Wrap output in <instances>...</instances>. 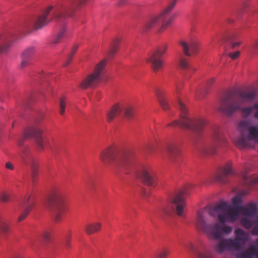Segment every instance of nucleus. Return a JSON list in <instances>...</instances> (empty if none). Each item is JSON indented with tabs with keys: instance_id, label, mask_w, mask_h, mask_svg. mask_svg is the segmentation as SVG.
I'll list each match as a JSON object with an SVG mask.
<instances>
[{
	"instance_id": "obj_27",
	"label": "nucleus",
	"mask_w": 258,
	"mask_h": 258,
	"mask_svg": "<svg viewBox=\"0 0 258 258\" xmlns=\"http://www.w3.org/2000/svg\"><path fill=\"white\" fill-rule=\"evenodd\" d=\"M196 254L197 258H213L212 251L205 247L197 251Z\"/></svg>"
},
{
	"instance_id": "obj_11",
	"label": "nucleus",
	"mask_w": 258,
	"mask_h": 258,
	"mask_svg": "<svg viewBox=\"0 0 258 258\" xmlns=\"http://www.w3.org/2000/svg\"><path fill=\"white\" fill-rule=\"evenodd\" d=\"M257 95V90L253 88H250L239 91L235 95L230 94L224 98L223 100H230L231 98H235L240 104H247L253 102L255 100Z\"/></svg>"
},
{
	"instance_id": "obj_12",
	"label": "nucleus",
	"mask_w": 258,
	"mask_h": 258,
	"mask_svg": "<svg viewBox=\"0 0 258 258\" xmlns=\"http://www.w3.org/2000/svg\"><path fill=\"white\" fill-rule=\"evenodd\" d=\"M167 49L166 45H163L152 52L147 59L154 72L160 70L163 66L164 61L161 57L164 55Z\"/></svg>"
},
{
	"instance_id": "obj_37",
	"label": "nucleus",
	"mask_w": 258,
	"mask_h": 258,
	"mask_svg": "<svg viewBox=\"0 0 258 258\" xmlns=\"http://www.w3.org/2000/svg\"><path fill=\"white\" fill-rule=\"evenodd\" d=\"M250 138L254 141L258 142V127L252 126L250 130Z\"/></svg>"
},
{
	"instance_id": "obj_53",
	"label": "nucleus",
	"mask_w": 258,
	"mask_h": 258,
	"mask_svg": "<svg viewBox=\"0 0 258 258\" xmlns=\"http://www.w3.org/2000/svg\"><path fill=\"white\" fill-rule=\"evenodd\" d=\"M168 254L166 250H164L161 252L159 254V258H165Z\"/></svg>"
},
{
	"instance_id": "obj_14",
	"label": "nucleus",
	"mask_w": 258,
	"mask_h": 258,
	"mask_svg": "<svg viewBox=\"0 0 258 258\" xmlns=\"http://www.w3.org/2000/svg\"><path fill=\"white\" fill-rule=\"evenodd\" d=\"M42 131L39 127H32L25 133L24 137L18 141V145L20 147L23 145V141L28 138H33L40 150H43L47 144V140L41 137Z\"/></svg>"
},
{
	"instance_id": "obj_52",
	"label": "nucleus",
	"mask_w": 258,
	"mask_h": 258,
	"mask_svg": "<svg viewBox=\"0 0 258 258\" xmlns=\"http://www.w3.org/2000/svg\"><path fill=\"white\" fill-rule=\"evenodd\" d=\"M94 185H95V182H94L92 181V182H90V183H88V189L91 192H93V191H95Z\"/></svg>"
},
{
	"instance_id": "obj_31",
	"label": "nucleus",
	"mask_w": 258,
	"mask_h": 258,
	"mask_svg": "<svg viewBox=\"0 0 258 258\" xmlns=\"http://www.w3.org/2000/svg\"><path fill=\"white\" fill-rule=\"evenodd\" d=\"M12 43L13 42L11 40H8L6 42H3L0 45V54L7 53L9 49L11 47Z\"/></svg>"
},
{
	"instance_id": "obj_38",
	"label": "nucleus",
	"mask_w": 258,
	"mask_h": 258,
	"mask_svg": "<svg viewBox=\"0 0 258 258\" xmlns=\"http://www.w3.org/2000/svg\"><path fill=\"white\" fill-rule=\"evenodd\" d=\"M66 103V98L64 96L62 97L60 99L59 101V113L61 115H63L64 114Z\"/></svg>"
},
{
	"instance_id": "obj_44",
	"label": "nucleus",
	"mask_w": 258,
	"mask_h": 258,
	"mask_svg": "<svg viewBox=\"0 0 258 258\" xmlns=\"http://www.w3.org/2000/svg\"><path fill=\"white\" fill-rule=\"evenodd\" d=\"M251 52L253 53L258 52V39L253 40L251 45Z\"/></svg>"
},
{
	"instance_id": "obj_3",
	"label": "nucleus",
	"mask_w": 258,
	"mask_h": 258,
	"mask_svg": "<svg viewBox=\"0 0 258 258\" xmlns=\"http://www.w3.org/2000/svg\"><path fill=\"white\" fill-rule=\"evenodd\" d=\"M177 107L180 110V120H174L169 125L173 126H180V127L191 130L195 134L191 138V141L194 144L198 143V135L201 133L207 124L206 120L202 117L192 118L188 114V110L186 106L178 99Z\"/></svg>"
},
{
	"instance_id": "obj_40",
	"label": "nucleus",
	"mask_w": 258,
	"mask_h": 258,
	"mask_svg": "<svg viewBox=\"0 0 258 258\" xmlns=\"http://www.w3.org/2000/svg\"><path fill=\"white\" fill-rule=\"evenodd\" d=\"M51 235V232L50 230H44L41 234V236L45 241H48L50 239Z\"/></svg>"
},
{
	"instance_id": "obj_50",
	"label": "nucleus",
	"mask_w": 258,
	"mask_h": 258,
	"mask_svg": "<svg viewBox=\"0 0 258 258\" xmlns=\"http://www.w3.org/2000/svg\"><path fill=\"white\" fill-rule=\"evenodd\" d=\"M182 86V83L181 82H177L175 83V92L178 93L179 90L181 89Z\"/></svg>"
},
{
	"instance_id": "obj_26",
	"label": "nucleus",
	"mask_w": 258,
	"mask_h": 258,
	"mask_svg": "<svg viewBox=\"0 0 258 258\" xmlns=\"http://www.w3.org/2000/svg\"><path fill=\"white\" fill-rule=\"evenodd\" d=\"M102 227V224L100 222H93L87 224L85 228V232L88 235L92 234L99 232Z\"/></svg>"
},
{
	"instance_id": "obj_29",
	"label": "nucleus",
	"mask_w": 258,
	"mask_h": 258,
	"mask_svg": "<svg viewBox=\"0 0 258 258\" xmlns=\"http://www.w3.org/2000/svg\"><path fill=\"white\" fill-rule=\"evenodd\" d=\"M36 51L34 46H30L24 50L21 55V57H24L31 60L33 55Z\"/></svg>"
},
{
	"instance_id": "obj_54",
	"label": "nucleus",
	"mask_w": 258,
	"mask_h": 258,
	"mask_svg": "<svg viewBox=\"0 0 258 258\" xmlns=\"http://www.w3.org/2000/svg\"><path fill=\"white\" fill-rule=\"evenodd\" d=\"M215 81L214 78H211L207 82V85L212 84Z\"/></svg>"
},
{
	"instance_id": "obj_30",
	"label": "nucleus",
	"mask_w": 258,
	"mask_h": 258,
	"mask_svg": "<svg viewBox=\"0 0 258 258\" xmlns=\"http://www.w3.org/2000/svg\"><path fill=\"white\" fill-rule=\"evenodd\" d=\"M156 95L160 105L164 110H167L170 108V106L166 100L164 98L161 91L158 90L156 92Z\"/></svg>"
},
{
	"instance_id": "obj_13",
	"label": "nucleus",
	"mask_w": 258,
	"mask_h": 258,
	"mask_svg": "<svg viewBox=\"0 0 258 258\" xmlns=\"http://www.w3.org/2000/svg\"><path fill=\"white\" fill-rule=\"evenodd\" d=\"M186 204L183 197V194L176 195L170 204V207H164L161 209L165 214L168 215L172 210H174L178 216L181 217L184 215L185 208Z\"/></svg>"
},
{
	"instance_id": "obj_51",
	"label": "nucleus",
	"mask_w": 258,
	"mask_h": 258,
	"mask_svg": "<svg viewBox=\"0 0 258 258\" xmlns=\"http://www.w3.org/2000/svg\"><path fill=\"white\" fill-rule=\"evenodd\" d=\"M5 167L7 169L11 170L14 169V166L11 162H8L5 164Z\"/></svg>"
},
{
	"instance_id": "obj_9",
	"label": "nucleus",
	"mask_w": 258,
	"mask_h": 258,
	"mask_svg": "<svg viewBox=\"0 0 258 258\" xmlns=\"http://www.w3.org/2000/svg\"><path fill=\"white\" fill-rule=\"evenodd\" d=\"M88 0H64L63 4L55 9L54 19L63 23L66 18L72 17L74 12Z\"/></svg>"
},
{
	"instance_id": "obj_8",
	"label": "nucleus",
	"mask_w": 258,
	"mask_h": 258,
	"mask_svg": "<svg viewBox=\"0 0 258 258\" xmlns=\"http://www.w3.org/2000/svg\"><path fill=\"white\" fill-rule=\"evenodd\" d=\"M228 142L219 126H215L213 130L212 142L204 146L201 151L206 155H213L217 153L218 149H223Z\"/></svg>"
},
{
	"instance_id": "obj_43",
	"label": "nucleus",
	"mask_w": 258,
	"mask_h": 258,
	"mask_svg": "<svg viewBox=\"0 0 258 258\" xmlns=\"http://www.w3.org/2000/svg\"><path fill=\"white\" fill-rule=\"evenodd\" d=\"M78 48V45L76 44L74 46V47L71 51V54L68 56L67 62L66 63V65L70 63V62L71 61V60L72 59V58H73V56L76 53Z\"/></svg>"
},
{
	"instance_id": "obj_55",
	"label": "nucleus",
	"mask_w": 258,
	"mask_h": 258,
	"mask_svg": "<svg viewBox=\"0 0 258 258\" xmlns=\"http://www.w3.org/2000/svg\"><path fill=\"white\" fill-rule=\"evenodd\" d=\"M126 0H118L117 5L119 6L124 4Z\"/></svg>"
},
{
	"instance_id": "obj_28",
	"label": "nucleus",
	"mask_w": 258,
	"mask_h": 258,
	"mask_svg": "<svg viewBox=\"0 0 258 258\" xmlns=\"http://www.w3.org/2000/svg\"><path fill=\"white\" fill-rule=\"evenodd\" d=\"M253 125H250V122L246 120H240L238 125V129L241 132H244L245 131H248L249 137L250 138V130Z\"/></svg>"
},
{
	"instance_id": "obj_20",
	"label": "nucleus",
	"mask_w": 258,
	"mask_h": 258,
	"mask_svg": "<svg viewBox=\"0 0 258 258\" xmlns=\"http://www.w3.org/2000/svg\"><path fill=\"white\" fill-rule=\"evenodd\" d=\"M167 158L171 163L178 165L182 161L179 145L175 143L168 144L166 148Z\"/></svg>"
},
{
	"instance_id": "obj_4",
	"label": "nucleus",
	"mask_w": 258,
	"mask_h": 258,
	"mask_svg": "<svg viewBox=\"0 0 258 258\" xmlns=\"http://www.w3.org/2000/svg\"><path fill=\"white\" fill-rule=\"evenodd\" d=\"M194 224L198 231L204 232L214 240L221 239L224 234L229 235L232 230L231 226L224 223L220 224L217 222H208L204 210L198 211Z\"/></svg>"
},
{
	"instance_id": "obj_23",
	"label": "nucleus",
	"mask_w": 258,
	"mask_h": 258,
	"mask_svg": "<svg viewBox=\"0 0 258 258\" xmlns=\"http://www.w3.org/2000/svg\"><path fill=\"white\" fill-rule=\"evenodd\" d=\"M180 44L182 47L183 53L186 56L195 54L199 50V43L196 40H192L187 42L181 41Z\"/></svg>"
},
{
	"instance_id": "obj_15",
	"label": "nucleus",
	"mask_w": 258,
	"mask_h": 258,
	"mask_svg": "<svg viewBox=\"0 0 258 258\" xmlns=\"http://www.w3.org/2000/svg\"><path fill=\"white\" fill-rule=\"evenodd\" d=\"M177 0H172L163 12L159 15L151 17L144 23L143 28L145 31H148L155 28L157 25L163 20L167 14H169L174 8Z\"/></svg>"
},
{
	"instance_id": "obj_42",
	"label": "nucleus",
	"mask_w": 258,
	"mask_h": 258,
	"mask_svg": "<svg viewBox=\"0 0 258 258\" xmlns=\"http://www.w3.org/2000/svg\"><path fill=\"white\" fill-rule=\"evenodd\" d=\"M21 62L20 64L21 69H24L26 67L29 66L30 64L31 60L26 59L24 57H21Z\"/></svg>"
},
{
	"instance_id": "obj_1",
	"label": "nucleus",
	"mask_w": 258,
	"mask_h": 258,
	"mask_svg": "<svg viewBox=\"0 0 258 258\" xmlns=\"http://www.w3.org/2000/svg\"><path fill=\"white\" fill-rule=\"evenodd\" d=\"M257 212V206L255 203H249L242 207H233L225 202H221L211 207L209 214L213 217H218L220 223H224L227 221H235L239 213L245 217H253L256 216Z\"/></svg>"
},
{
	"instance_id": "obj_35",
	"label": "nucleus",
	"mask_w": 258,
	"mask_h": 258,
	"mask_svg": "<svg viewBox=\"0 0 258 258\" xmlns=\"http://www.w3.org/2000/svg\"><path fill=\"white\" fill-rule=\"evenodd\" d=\"M169 14H167L164 19L163 20H162L161 22H163V24L162 25V26H161V27L160 28L159 30V31L160 32H163L166 28L167 26H169L171 23L173 21V17H171L168 20H167V21L166 20V18H167V17L168 16Z\"/></svg>"
},
{
	"instance_id": "obj_10",
	"label": "nucleus",
	"mask_w": 258,
	"mask_h": 258,
	"mask_svg": "<svg viewBox=\"0 0 258 258\" xmlns=\"http://www.w3.org/2000/svg\"><path fill=\"white\" fill-rule=\"evenodd\" d=\"M106 60H103L97 64L93 73L83 79L80 84V87L86 89L95 87L102 80V71L106 64Z\"/></svg>"
},
{
	"instance_id": "obj_39",
	"label": "nucleus",
	"mask_w": 258,
	"mask_h": 258,
	"mask_svg": "<svg viewBox=\"0 0 258 258\" xmlns=\"http://www.w3.org/2000/svg\"><path fill=\"white\" fill-rule=\"evenodd\" d=\"M71 231H69L68 235L67 236L64 242V246L67 250H69L71 247Z\"/></svg>"
},
{
	"instance_id": "obj_18",
	"label": "nucleus",
	"mask_w": 258,
	"mask_h": 258,
	"mask_svg": "<svg viewBox=\"0 0 258 258\" xmlns=\"http://www.w3.org/2000/svg\"><path fill=\"white\" fill-rule=\"evenodd\" d=\"M20 156L24 163L30 167L32 179L34 182L38 173L39 163L38 161L29 152L27 151L26 149H22Z\"/></svg>"
},
{
	"instance_id": "obj_32",
	"label": "nucleus",
	"mask_w": 258,
	"mask_h": 258,
	"mask_svg": "<svg viewBox=\"0 0 258 258\" xmlns=\"http://www.w3.org/2000/svg\"><path fill=\"white\" fill-rule=\"evenodd\" d=\"M65 32L66 28L64 27H63L62 28L60 29V30L58 32L57 34L54 38L52 42V43L57 44L60 42L61 40L63 37Z\"/></svg>"
},
{
	"instance_id": "obj_2",
	"label": "nucleus",
	"mask_w": 258,
	"mask_h": 258,
	"mask_svg": "<svg viewBox=\"0 0 258 258\" xmlns=\"http://www.w3.org/2000/svg\"><path fill=\"white\" fill-rule=\"evenodd\" d=\"M99 158L106 166L126 172L133 164V158L128 151L110 146L102 150Z\"/></svg>"
},
{
	"instance_id": "obj_19",
	"label": "nucleus",
	"mask_w": 258,
	"mask_h": 258,
	"mask_svg": "<svg viewBox=\"0 0 258 258\" xmlns=\"http://www.w3.org/2000/svg\"><path fill=\"white\" fill-rule=\"evenodd\" d=\"M255 225L252 229L251 233L255 236H258V215L254 222ZM257 245H250L246 251L237 255V258H258V241Z\"/></svg>"
},
{
	"instance_id": "obj_36",
	"label": "nucleus",
	"mask_w": 258,
	"mask_h": 258,
	"mask_svg": "<svg viewBox=\"0 0 258 258\" xmlns=\"http://www.w3.org/2000/svg\"><path fill=\"white\" fill-rule=\"evenodd\" d=\"M247 217H248L241 218L240 220V224L245 228L250 229L253 225V222Z\"/></svg>"
},
{
	"instance_id": "obj_46",
	"label": "nucleus",
	"mask_w": 258,
	"mask_h": 258,
	"mask_svg": "<svg viewBox=\"0 0 258 258\" xmlns=\"http://www.w3.org/2000/svg\"><path fill=\"white\" fill-rule=\"evenodd\" d=\"M9 200V195L6 193H2L0 195V200L4 202H6Z\"/></svg>"
},
{
	"instance_id": "obj_48",
	"label": "nucleus",
	"mask_w": 258,
	"mask_h": 258,
	"mask_svg": "<svg viewBox=\"0 0 258 258\" xmlns=\"http://www.w3.org/2000/svg\"><path fill=\"white\" fill-rule=\"evenodd\" d=\"M184 247L186 248L189 249L191 251H196V250L195 246L194 244V243H192V242H189L187 244H185L184 245Z\"/></svg>"
},
{
	"instance_id": "obj_56",
	"label": "nucleus",
	"mask_w": 258,
	"mask_h": 258,
	"mask_svg": "<svg viewBox=\"0 0 258 258\" xmlns=\"http://www.w3.org/2000/svg\"><path fill=\"white\" fill-rule=\"evenodd\" d=\"M239 44V43H234L232 44V48H234Z\"/></svg>"
},
{
	"instance_id": "obj_45",
	"label": "nucleus",
	"mask_w": 258,
	"mask_h": 258,
	"mask_svg": "<svg viewBox=\"0 0 258 258\" xmlns=\"http://www.w3.org/2000/svg\"><path fill=\"white\" fill-rule=\"evenodd\" d=\"M241 201V198L239 197H235L232 199V202L233 204L234 205V207L232 206L233 207H240L239 205L240 204Z\"/></svg>"
},
{
	"instance_id": "obj_34",
	"label": "nucleus",
	"mask_w": 258,
	"mask_h": 258,
	"mask_svg": "<svg viewBox=\"0 0 258 258\" xmlns=\"http://www.w3.org/2000/svg\"><path fill=\"white\" fill-rule=\"evenodd\" d=\"M10 231V226L4 221L0 220V233L2 235H6Z\"/></svg>"
},
{
	"instance_id": "obj_7",
	"label": "nucleus",
	"mask_w": 258,
	"mask_h": 258,
	"mask_svg": "<svg viewBox=\"0 0 258 258\" xmlns=\"http://www.w3.org/2000/svg\"><path fill=\"white\" fill-rule=\"evenodd\" d=\"M46 206L55 222H60L65 211L64 197L59 189H53L48 197Z\"/></svg>"
},
{
	"instance_id": "obj_22",
	"label": "nucleus",
	"mask_w": 258,
	"mask_h": 258,
	"mask_svg": "<svg viewBox=\"0 0 258 258\" xmlns=\"http://www.w3.org/2000/svg\"><path fill=\"white\" fill-rule=\"evenodd\" d=\"M52 9V6L48 7L43 10L42 13L35 18L33 22L34 30L40 29L50 22V21L47 19V16Z\"/></svg>"
},
{
	"instance_id": "obj_6",
	"label": "nucleus",
	"mask_w": 258,
	"mask_h": 258,
	"mask_svg": "<svg viewBox=\"0 0 258 258\" xmlns=\"http://www.w3.org/2000/svg\"><path fill=\"white\" fill-rule=\"evenodd\" d=\"M243 104H240L235 98L230 100H222L219 110L222 113L228 116H232L237 111H240L242 116L247 118L252 114L254 109L256 111L254 113V117L258 119V103H254L252 106L243 107Z\"/></svg>"
},
{
	"instance_id": "obj_57",
	"label": "nucleus",
	"mask_w": 258,
	"mask_h": 258,
	"mask_svg": "<svg viewBox=\"0 0 258 258\" xmlns=\"http://www.w3.org/2000/svg\"><path fill=\"white\" fill-rule=\"evenodd\" d=\"M146 150L149 152H150L151 151V149L150 148V146L149 145H147Z\"/></svg>"
},
{
	"instance_id": "obj_5",
	"label": "nucleus",
	"mask_w": 258,
	"mask_h": 258,
	"mask_svg": "<svg viewBox=\"0 0 258 258\" xmlns=\"http://www.w3.org/2000/svg\"><path fill=\"white\" fill-rule=\"evenodd\" d=\"M234 233V238H221L220 239V240L214 248L216 252L218 253H222L225 251H228L233 254L237 252L236 256L237 258V255L241 253V252H237L240 251L243 245L249 240V236L248 233L241 228L235 229Z\"/></svg>"
},
{
	"instance_id": "obj_41",
	"label": "nucleus",
	"mask_w": 258,
	"mask_h": 258,
	"mask_svg": "<svg viewBox=\"0 0 258 258\" xmlns=\"http://www.w3.org/2000/svg\"><path fill=\"white\" fill-rule=\"evenodd\" d=\"M179 66L182 69H186L188 67L187 59L184 57H181L179 61Z\"/></svg>"
},
{
	"instance_id": "obj_16",
	"label": "nucleus",
	"mask_w": 258,
	"mask_h": 258,
	"mask_svg": "<svg viewBox=\"0 0 258 258\" xmlns=\"http://www.w3.org/2000/svg\"><path fill=\"white\" fill-rule=\"evenodd\" d=\"M124 110V115L126 117L132 118L135 113V108L132 106H128L124 108L122 105L119 103L114 104L107 112L106 119L108 122H111L113 120L116 115L121 113Z\"/></svg>"
},
{
	"instance_id": "obj_33",
	"label": "nucleus",
	"mask_w": 258,
	"mask_h": 258,
	"mask_svg": "<svg viewBox=\"0 0 258 258\" xmlns=\"http://www.w3.org/2000/svg\"><path fill=\"white\" fill-rule=\"evenodd\" d=\"M120 39L118 38H116L113 40L112 47L110 49L109 52V55L110 56H113L115 53L116 51L118 50V45L119 43L120 42Z\"/></svg>"
},
{
	"instance_id": "obj_47",
	"label": "nucleus",
	"mask_w": 258,
	"mask_h": 258,
	"mask_svg": "<svg viewBox=\"0 0 258 258\" xmlns=\"http://www.w3.org/2000/svg\"><path fill=\"white\" fill-rule=\"evenodd\" d=\"M245 182L247 184H253L258 182V178L255 179H248L247 177H244Z\"/></svg>"
},
{
	"instance_id": "obj_58",
	"label": "nucleus",
	"mask_w": 258,
	"mask_h": 258,
	"mask_svg": "<svg viewBox=\"0 0 258 258\" xmlns=\"http://www.w3.org/2000/svg\"><path fill=\"white\" fill-rule=\"evenodd\" d=\"M246 7H247V6H246V5H245L244 6V8H245Z\"/></svg>"
},
{
	"instance_id": "obj_24",
	"label": "nucleus",
	"mask_w": 258,
	"mask_h": 258,
	"mask_svg": "<svg viewBox=\"0 0 258 258\" xmlns=\"http://www.w3.org/2000/svg\"><path fill=\"white\" fill-rule=\"evenodd\" d=\"M233 173L231 164L230 162L227 163L225 166L222 169L221 171L217 174L216 176V179L220 182H226L228 176Z\"/></svg>"
},
{
	"instance_id": "obj_60",
	"label": "nucleus",
	"mask_w": 258,
	"mask_h": 258,
	"mask_svg": "<svg viewBox=\"0 0 258 258\" xmlns=\"http://www.w3.org/2000/svg\"><path fill=\"white\" fill-rule=\"evenodd\" d=\"M100 97H98L97 99H98V100H99V99H100Z\"/></svg>"
},
{
	"instance_id": "obj_59",
	"label": "nucleus",
	"mask_w": 258,
	"mask_h": 258,
	"mask_svg": "<svg viewBox=\"0 0 258 258\" xmlns=\"http://www.w3.org/2000/svg\"><path fill=\"white\" fill-rule=\"evenodd\" d=\"M97 95H100V93H97Z\"/></svg>"
},
{
	"instance_id": "obj_21",
	"label": "nucleus",
	"mask_w": 258,
	"mask_h": 258,
	"mask_svg": "<svg viewBox=\"0 0 258 258\" xmlns=\"http://www.w3.org/2000/svg\"><path fill=\"white\" fill-rule=\"evenodd\" d=\"M35 205L34 198L32 195H29L23 200L20 204L21 214L18 219L20 222L24 220Z\"/></svg>"
},
{
	"instance_id": "obj_25",
	"label": "nucleus",
	"mask_w": 258,
	"mask_h": 258,
	"mask_svg": "<svg viewBox=\"0 0 258 258\" xmlns=\"http://www.w3.org/2000/svg\"><path fill=\"white\" fill-rule=\"evenodd\" d=\"M253 140L248 137L241 136L235 140L234 143L237 147L240 149L251 148L252 146L251 145V141Z\"/></svg>"
},
{
	"instance_id": "obj_17",
	"label": "nucleus",
	"mask_w": 258,
	"mask_h": 258,
	"mask_svg": "<svg viewBox=\"0 0 258 258\" xmlns=\"http://www.w3.org/2000/svg\"><path fill=\"white\" fill-rule=\"evenodd\" d=\"M138 177L145 184L154 186L157 181V176L154 171L149 166H143L138 171Z\"/></svg>"
},
{
	"instance_id": "obj_49",
	"label": "nucleus",
	"mask_w": 258,
	"mask_h": 258,
	"mask_svg": "<svg viewBox=\"0 0 258 258\" xmlns=\"http://www.w3.org/2000/svg\"><path fill=\"white\" fill-rule=\"evenodd\" d=\"M240 55V52L239 51H236L235 52L233 53H229V56L232 58L233 59H235L237 58L238 57V56Z\"/></svg>"
}]
</instances>
